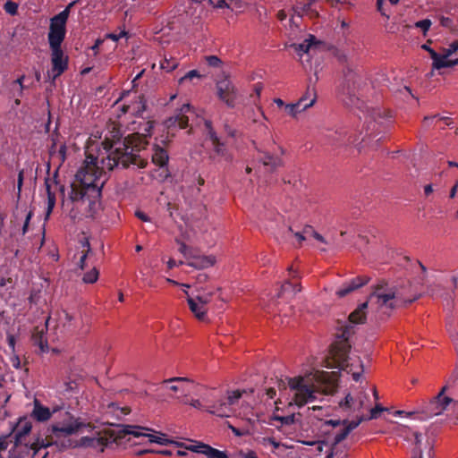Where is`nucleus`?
<instances>
[{
	"label": "nucleus",
	"mask_w": 458,
	"mask_h": 458,
	"mask_svg": "<svg viewBox=\"0 0 458 458\" xmlns=\"http://www.w3.org/2000/svg\"><path fill=\"white\" fill-rule=\"evenodd\" d=\"M151 124L145 129L147 133H131L122 139L118 129L109 131L110 137L106 136L102 141L106 157H102V167L98 165V157L88 156L82 166L77 171L74 181L71 184L69 198L72 202L89 200L95 203L101 196L102 188L106 181L104 168L113 170L121 166L128 168L131 165L145 168L148 157L141 154L148 145L147 140L150 136Z\"/></svg>",
	"instance_id": "f257e3e1"
},
{
	"label": "nucleus",
	"mask_w": 458,
	"mask_h": 458,
	"mask_svg": "<svg viewBox=\"0 0 458 458\" xmlns=\"http://www.w3.org/2000/svg\"><path fill=\"white\" fill-rule=\"evenodd\" d=\"M369 87L364 80L352 68L347 67L344 72V80L338 88V98L348 107L354 108L363 114L365 119L363 131L364 134L360 142L354 135H350L349 131L339 127L335 130H328L326 138L328 142L335 147H344L355 145L359 149L369 144V140L383 131L391 123V114L388 111L382 108H368L364 100L366 93Z\"/></svg>",
	"instance_id": "f03ea898"
},
{
	"label": "nucleus",
	"mask_w": 458,
	"mask_h": 458,
	"mask_svg": "<svg viewBox=\"0 0 458 458\" xmlns=\"http://www.w3.org/2000/svg\"><path fill=\"white\" fill-rule=\"evenodd\" d=\"M419 298L414 292L409 295L404 289L398 287H388L384 280L375 285L373 292L369 294V300L361 303L349 315V322L352 325L363 324L366 320V310L369 304H376L378 309L384 311L393 310L403 305L411 304Z\"/></svg>",
	"instance_id": "7ed1b4c3"
},
{
	"label": "nucleus",
	"mask_w": 458,
	"mask_h": 458,
	"mask_svg": "<svg viewBox=\"0 0 458 458\" xmlns=\"http://www.w3.org/2000/svg\"><path fill=\"white\" fill-rule=\"evenodd\" d=\"M354 333V327L352 325H344L341 327V333L337 335L340 338L339 341L334 343L331 345L330 355L335 363L332 367L338 368L343 370H348L349 368V352L351 345L348 342L349 337Z\"/></svg>",
	"instance_id": "20e7f679"
},
{
	"label": "nucleus",
	"mask_w": 458,
	"mask_h": 458,
	"mask_svg": "<svg viewBox=\"0 0 458 458\" xmlns=\"http://www.w3.org/2000/svg\"><path fill=\"white\" fill-rule=\"evenodd\" d=\"M458 380V362L456 363L453 372L447 379V384L445 385L440 392L436 395L427 405L426 410L423 411L427 417H433L441 414L447 406L453 402V399L445 396L449 386L454 385Z\"/></svg>",
	"instance_id": "39448f33"
},
{
	"label": "nucleus",
	"mask_w": 458,
	"mask_h": 458,
	"mask_svg": "<svg viewBox=\"0 0 458 458\" xmlns=\"http://www.w3.org/2000/svg\"><path fill=\"white\" fill-rule=\"evenodd\" d=\"M288 385L291 390L295 391L293 400L297 406L302 407L306 403L316 400V391L313 386L305 384L303 377L289 378Z\"/></svg>",
	"instance_id": "423d86ee"
},
{
	"label": "nucleus",
	"mask_w": 458,
	"mask_h": 458,
	"mask_svg": "<svg viewBox=\"0 0 458 458\" xmlns=\"http://www.w3.org/2000/svg\"><path fill=\"white\" fill-rule=\"evenodd\" d=\"M245 391L234 390L228 393V396L220 399L210 406L208 411L219 417H229L233 411V406L238 403Z\"/></svg>",
	"instance_id": "0eeeda50"
},
{
	"label": "nucleus",
	"mask_w": 458,
	"mask_h": 458,
	"mask_svg": "<svg viewBox=\"0 0 458 458\" xmlns=\"http://www.w3.org/2000/svg\"><path fill=\"white\" fill-rule=\"evenodd\" d=\"M51 49V70L47 71V78L52 83L63 74L68 68L69 58L64 55L62 47H54Z\"/></svg>",
	"instance_id": "6e6552de"
},
{
	"label": "nucleus",
	"mask_w": 458,
	"mask_h": 458,
	"mask_svg": "<svg viewBox=\"0 0 458 458\" xmlns=\"http://www.w3.org/2000/svg\"><path fill=\"white\" fill-rule=\"evenodd\" d=\"M216 88L218 98L225 102L228 107L233 108L236 105L238 90L232 81L225 77L216 81Z\"/></svg>",
	"instance_id": "1a4fd4ad"
},
{
	"label": "nucleus",
	"mask_w": 458,
	"mask_h": 458,
	"mask_svg": "<svg viewBox=\"0 0 458 458\" xmlns=\"http://www.w3.org/2000/svg\"><path fill=\"white\" fill-rule=\"evenodd\" d=\"M142 430H149L147 428H143L140 426H132V425H126L119 428V437H125L127 435H132L135 437H148V441L150 443H157L160 445H166L167 443L175 444L178 446H182V443L174 442L172 440H168L165 438V435H162V437H157L155 435L151 434H146L143 433Z\"/></svg>",
	"instance_id": "9d476101"
},
{
	"label": "nucleus",
	"mask_w": 458,
	"mask_h": 458,
	"mask_svg": "<svg viewBox=\"0 0 458 458\" xmlns=\"http://www.w3.org/2000/svg\"><path fill=\"white\" fill-rule=\"evenodd\" d=\"M80 427L81 424L77 421V420L74 419V417L70 412L65 411L63 421L53 424L49 430L51 431L53 437L59 438L74 434L77 432Z\"/></svg>",
	"instance_id": "9b49d317"
},
{
	"label": "nucleus",
	"mask_w": 458,
	"mask_h": 458,
	"mask_svg": "<svg viewBox=\"0 0 458 458\" xmlns=\"http://www.w3.org/2000/svg\"><path fill=\"white\" fill-rule=\"evenodd\" d=\"M210 140L213 146V154L210 158L213 161L224 160L227 163L233 161V156L225 148V143L222 142L215 131H210Z\"/></svg>",
	"instance_id": "f8f14e48"
},
{
	"label": "nucleus",
	"mask_w": 458,
	"mask_h": 458,
	"mask_svg": "<svg viewBox=\"0 0 458 458\" xmlns=\"http://www.w3.org/2000/svg\"><path fill=\"white\" fill-rule=\"evenodd\" d=\"M186 450L204 454L208 458H225V452L220 451L203 442L195 441L193 445H184Z\"/></svg>",
	"instance_id": "ddd939ff"
},
{
	"label": "nucleus",
	"mask_w": 458,
	"mask_h": 458,
	"mask_svg": "<svg viewBox=\"0 0 458 458\" xmlns=\"http://www.w3.org/2000/svg\"><path fill=\"white\" fill-rule=\"evenodd\" d=\"M369 280L370 277L367 276H360L352 278V280L343 284V285L336 291V295L340 298L345 297L353 291L366 285Z\"/></svg>",
	"instance_id": "4468645a"
},
{
	"label": "nucleus",
	"mask_w": 458,
	"mask_h": 458,
	"mask_svg": "<svg viewBox=\"0 0 458 458\" xmlns=\"http://www.w3.org/2000/svg\"><path fill=\"white\" fill-rule=\"evenodd\" d=\"M32 428V423L26 417L19 419L17 424L13 427L12 431L15 432L14 445L19 446L25 436L29 435Z\"/></svg>",
	"instance_id": "2eb2a0df"
},
{
	"label": "nucleus",
	"mask_w": 458,
	"mask_h": 458,
	"mask_svg": "<svg viewBox=\"0 0 458 458\" xmlns=\"http://www.w3.org/2000/svg\"><path fill=\"white\" fill-rule=\"evenodd\" d=\"M369 396L367 393L361 392L357 399H354L350 394H348L344 401H341L339 405L342 408L351 409L353 407V411H360L367 406Z\"/></svg>",
	"instance_id": "dca6fc26"
},
{
	"label": "nucleus",
	"mask_w": 458,
	"mask_h": 458,
	"mask_svg": "<svg viewBox=\"0 0 458 458\" xmlns=\"http://www.w3.org/2000/svg\"><path fill=\"white\" fill-rule=\"evenodd\" d=\"M123 425H117L116 429H114L110 432L109 437L106 436H99L98 437H94V442L90 445V447L99 449V451L103 452L104 448L108 445L109 443L117 442L123 437H119V428Z\"/></svg>",
	"instance_id": "f3484780"
},
{
	"label": "nucleus",
	"mask_w": 458,
	"mask_h": 458,
	"mask_svg": "<svg viewBox=\"0 0 458 458\" xmlns=\"http://www.w3.org/2000/svg\"><path fill=\"white\" fill-rule=\"evenodd\" d=\"M190 107L189 104H184L177 114L168 118L165 122L167 128L176 126L180 129L186 128L188 126L189 118L185 115V113L190 110Z\"/></svg>",
	"instance_id": "a211bd4d"
},
{
	"label": "nucleus",
	"mask_w": 458,
	"mask_h": 458,
	"mask_svg": "<svg viewBox=\"0 0 458 458\" xmlns=\"http://www.w3.org/2000/svg\"><path fill=\"white\" fill-rule=\"evenodd\" d=\"M151 160L154 165L160 168L166 166L169 161L167 150L157 144L153 145Z\"/></svg>",
	"instance_id": "6ab92c4d"
},
{
	"label": "nucleus",
	"mask_w": 458,
	"mask_h": 458,
	"mask_svg": "<svg viewBox=\"0 0 458 458\" xmlns=\"http://www.w3.org/2000/svg\"><path fill=\"white\" fill-rule=\"evenodd\" d=\"M184 292L187 296L199 302V305H203L205 307H207V305L210 302L211 298L214 295V292L207 287L198 288L191 294L187 291Z\"/></svg>",
	"instance_id": "aec40b11"
},
{
	"label": "nucleus",
	"mask_w": 458,
	"mask_h": 458,
	"mask_svg": "<svg viewBox=\"0 0 458 458\" xmlns=\"http://www.w3.org/2000/svg\"><path fill=\"white\" fill-rule=\"evenodd\" d=\"M31 340L33 344L38 347L39 353L48 352L49 347L47 338L43 328L38 329V327H36L33 331Z\"/></svg>",
	"instance_id": "412c9836"
},
{
	"label": "nucleus",
	"mask_w": 458,
	"mask_h": 458,
	"mask_svg": "<svg viewBox=\"0 0 458 458\" xmlns=\"http://www.w3.org/2000/svg\"><path fill=\"white\" fill-rule=\"evenodd\" d=\"M66 29L49 27L48 43L50 48L62 47L61 45L65 38Z\"/></svg>",
	"instance_id": "4be33fe9"
},
{
	"label": "nucleus",
	"mask_w": 458,
	"mask_h": 458,
	"mask_svg": "<svg viewBox=\"0 0 458 458\" xmlns=\"http://www.w3.org/2000/svg\"><path fill=\"white\" fill-rule=\"evenodd\" d=\"M319 42L317 41V38L313 35H310L307 39H305L302 43L293 44L292 47L298 53L301 57L307 54L309 55L310 51L314 50Z\"/></svg>",
	"instance_id": "5701e85b"
},
{
	"label": "nucleus",
	"mask_w": 458,
	"mask_h": 458,
	"mask_svg": "<svg viewBox=\"0 0 458 458\" xmlns=\"http://www.w3.org/2000/svg\"><path fill=\"white\" fill-rule=\"evenodd\" d=\"M216 262L214 256H194L191 258V260L187 263L188 266L197 269H205L212 267Z\"/></svg>",
	"instance_id": "b1692460"
},
{
	"label": "nucleus",
	"mask_w": 458,
	"mask_h": 458,
	"mask_svg": "<svg viewBox=\"0 0 458 458\" xmlns=\"http://www.w3.org/2000/svg\"><path fill=\"white\" fill-rule=\"evenodd\" d=\"M315 103V98H311L308 104L303 105V100H298L296 103L288 104L284 106V112L292 116L296 117L298 114L305 111L307 108L312 106Z\"/></svg>",
	"instance_id": "393cba45"
},
{
	"label": "nucleus",
	"mask_w": 458,
	"mask_h": 458,
	"mask_svg": "<svg viewBox=\"0 0 458 458\" xmlns=\"http://www.w3.org/2000/svg\"><path fill=\"white\" fill-rule=\"evenodd\" d=\"M31 416L38 421L44 422L50 419L51 411L49 408L40 404V403L38 400H35Z\"/></svg>",
	"instance_id": "a878e982"
},
{
	"label": "nucleus",
	"mask_w": 458,
	"mask_h": 458,
	"mask_svg": "<svg viewBox=\"0 0 458 458\" xmlns=\"http://www.w3.org/2000/svg\"><path fill=\"white\" fill-rule=\"evenodd\" d=\"M187 302H188L191 311L193 313V315L195 316V318L197 319H199L200 321L206 320L207 312H208L207 307H205L203 305H199V302H197L196 301H194L193 299H191L189 296H187Z\"/></svg>",
	"instance_id": "bb28decb"
},
{
	"label": "nucleus",
	"mask_w": 458,
	"mask_h": 458,
	"mask_svg": "<svg viewBox=\"0 0 458 458\" xmlns=\"http://www.w3.org/2000/svg\"><path fill=\"white\" fill-rule=\"evenodd\" d=\"M259 160L264 165V166L269 167L271 171L276 170L283 165L280 157H275L267 152L263 153V155L259 157Z\"/></svg>",
	"instance_id": "cd10ccee"
},
{
	"label": "nucleus",
	"mask_w": 458,
	"mask_h": 458,
	"mask_svg": "<svg viewBox=\"0 0 458 458\" xmlns=\"http://www.w3.org/2000/svg\"><path fill=\"white\" fill-rule=\"evenodd\" d=\"M53 444L58 445L57 441L53 442V441L47 440V438L46 439H42V438L38 437L36 439V441L33 442L30 445V449L33 451L32 458H34L38 454V453L39 452V450L41 448H47V447L52 445ZM25 447H26L27 450H29L28 445H26Z\"/></svg>",
	"instance_id": "c85d7f7f"
},
{
	"label": "nucleus",
	"mask_w": 458,
	"mask_h": 458,
	"mask_svg": "<svg viewBox=\"0 0 458 458\" xmlns=\"http://www.w3.org/2000/svg\"><path fill=\"white\" fill-rule=\"evenodd\" d=\"M310 232H313V228L310 225H306L302 231H294L292 226L287 229V233L293 235L300 244L310 235Z\"/></svg>",
	"instance_id": "c756f323"
},
{
	"label": "nucleus",
	"mask_w": 458,
	"mask_h": 458,
	"mask_svg": "<svg viewBox=\"0 0 458 458\" xmlns=\"http://www.w3.org/2000/svg\"><path fill=\"white\" fill-rule=\"evenodd\" d=\"M50 179L47 178L45 181L47 194V217L49 216L53 208L55 205V193L51 191Z\"/></svg>",
	"instance_id": "7c9ffc66"
},
{
	"label": "nucleus",
	"mask_w": 458,
	"mask_h": 458,
	"mask_svg": "<svg viewBox=\"0 0 458 458\" xmlns=\"http://www.w3.org/2000/svg\"><path fill=\"white\" fill-rule=\"evenodd\" d=\"M68 17L66 12H61L51 19L50 27L66 29Z\"/></svg>",
	"instance_id": "2f4dec72"
},
{
	"label": "nucleus",
	"mask_w": 458,
	"mask_h": 458,
	"mask_svg": "<svg viewBox=\"0 0 458 458\" xmlns=\"http://www.w3.org/2000/svg\"><path fill=\"white\" fill-rule=\"evenodd\" d=\"M81 247L83 248V250H82V255L80 258L79 267L81 269H84L85 261H86V259H87L89 253L91 252V248H90L89 242L87 238H84L81 242Z\"/></svg>",
	"instance_id": "473e14b6"
},
{
	"label": "nucleus",
	"mask_w": 458,
	"mask_h": 458,
	"mask_svg": "<svg viewBox=\"0 0 458 458\" xmlns=\"http://www.w3.org/2000/svg\"><path fill=\"white\" fill-rule=\"evenodd\" d=\"M178 60L174 57L168 59L165 56L164 59L160 61L161 69L166 72L174 71L178 66Z\"/></svg>",
	"instance_id": "72a5a7b5"
},
{
	"label": "nucleus",
	"mask_w": 458,
	"mask_h": 458,
	"mask_svg": "<svg viewBox=\"0 0 458 458\" xmlns=\"http://www.w3.org/2000/svg\"><path fill=\"white\" fill-rule=\"evenodd\" d=\"M447 58H441L439 62L432 64L433 69L440 70L442 68H449L458 65V58L454 60H446Z\"/></svg>",
	"instance_id": "f704fd0d"
},
{
	"label": "nucleus",
	"mask_w": 458,
	"mask_h": 458,
	"mask_svg": "<svg viewBox=\"0 0 458 458\" xmlns=\"http://www.w3.org/2000/svg\"><path fill=\"white\" fill-rule=\"evenodd\" d=\"M317 2V0H307V3L303 4L301 8L298 6L293 7V11L295 15L301 18L304 13H308V11H311L312 5Z\"/></svg>",
	"instance_id": "c9c22d12"
},
{
	"label": "nucleus",
	"mask_w": 458,
	"mask_h": 458,
	"mask_svg": "<svg viewBox=\"0 0 458 458\" xmlns=\"http://www.w3.org/2000/svg\"><path fill=\"white\" fill-rule=\"evenodd\" d=\"M98 276V270L96 267H93L90 271L84 274L82 280L86 284H93L97 282Z\"/></svg>",
	"instance_id": "e433bc0d"
},
{
	"label": "nucleus",
	"mask_w": 458,
	"mask_h": 458,
	"mask_svg": "<svg viewBox=\"0 0 458 458\" xmlns=\"http://www.w3.org/2000/svg\"><path fill=\"white\" fill-rule=\"evenodd\" d=\"M349 434H350V432L344 427L343 428H341L339 432H336L335 435L333 443H332L331 449L334 450L335 446H336L343 440H344Z\"/></svg>",
	"instance_id": "4c0bfd02"
},
{
	"label": "nucleus",
	"mask_w": 458,
	"mask_h": 458,
	"mask_svg": "<svg viewBox=\"0 0 458 458\" xmlns=\"http://www.w3.org/2000/svg\"><path fill=\"white\" fill-rule=\"evenodd\" d=\"M367 420L364 416H360L357 420H343V425L349 432L356 428L363 420Z\"/></svg>",
	"instance_id": "58836bf2"
},
{
	"label": "nucleus",
	"mask_w": 458,
	"mask_h": 458,
	"mask_svg": "<svg viewBox=\"0 0 458 458\" xmlns=\"http://www.w3.org/2000/svg\"><path fill=\"white\" fill-rule=\"evenodd\" d=\"M431 24L432 22L429 19H424L415 22V27L420 29L423 34L425 35L427 31L429 30Z\"/></svg>",
	"instance_id": "ea45409f"
},
{
	"label": "nucleus",
	"mask_w": 458,
	"mask_h": 458,
	"mask_svg": "<svg viewBox=\"0 0 458 458\" xmlns=\"http://www.w3.org/2000/svg\"><path fill=\"white\" fill-rule=\"evenodd\" d=\"M458 50V40L454 41L448 48L444 49V54L441 55V58H448L454 53Z\"/></svg>",
	"instance_id": "a19ab883"
},
{
	"label": "nucleus",
	"mask_w": 458,
	"mask_h": 458,
	"mask_svg": "<svg viewBox=\"0 0 458 458\" xmlns=\"http://www.w3.org/2000/svg\"><path fill=\"white\" fill-rule=\"evenodd\" d=\"M451 280H452V283L454 285V289H455L457 287V277L454 276H452ZM454 297V290H453L452 292H446L445 300H446L448 306L452 304Z\"/></svg>",
	"instance_id": "79ce46f5"
},
{
	"label": "nucleus",
	"mask_w": 458,
	"mask_h": 458,
	"mask_svg": "<svg viewBox=\"0 0 458 458\" xmlns=\"http://www.w3.org/2000/svg\"><path fill=\"white\" fill-rule=\"evenodd\" d=\"M205 60L208 65L210 67H219L222 64L221 59L218 58L216 55L205 56Z\"/></svg>",
	"instance_id": "37998d69"
},
{
	"label": "nucleus",
	"mask_w": 458,
	"mask_h": 458,
	"mask_svg": "<svg viewBox=\"0 0 458 458\" xmlns=\"http://www.w3.org/2000/svg\"><path fill=\"white\" fill-rule=\"evenodd\" d=\"M274 420L280 421L282 425H292L294 423V415L275 416Z\"/></svg>",
	"instance_id": "c03bdc74"
},
{
	"label": "nucleus",
	"mask_w": 458,
	"mask_h": 458,
	"mask_svg": "<svg viewBox=\"0 0 458 458\" xmlns=\"http://www.w3.org/2000/svg\"><path fill=\"white\" fill-rule=\"evenodd\" d=\"M4 11L9 13V14H12V15H14L17 13V11H18V4L14 2H12V1H7L5 4H4Z\"/></svg>",
	"instance_id": "a18cd8bd"
},
{
	"label": "nucleus",
	"mask_w": 458,
	"mask_h": 458,
	"mask_svg": "<svg viewBox=\"0 0 458 458\" xmlns=\"http://www.w3.org/2000/svg\"><path fill=\"white\" fill-rule=\"evenodd\" d=\"M421 47L429 53L430 57L433 60V64L439 62V60L441 59V55L437 54L434 49H432L427 44L422 45Z\"/></svg>",
	"instance_id": "49530a36"
},
{
	"label": "nucleus",
	"mask_w": 458,
	"mask_h": 458,
	"mask_svg": "<svg viewBox=\"0 0 458 458\" xmlns=\"http://www.w3.org/2000/svg\"><path fill=\"white\" fill-rule=\"evenodd\" d=\"M72 319H73L72 315H71L70 313H68L65 310L62 311V315H60V320L64 321V327H67L70 328Z\"/></svg>",
	"instance_id": "de8ad7c7"
},
{
	"label": "nucleus",
	"mask_w": 458,
	"mask_h": 458,
	"mask_svg": "<svg viewBox=\"0 0 458 458\" xmlns=\"http://www.w3.org/2000/svg\"><path fill=\"white\" fill-rule=\"evenodd\" d=\"M313 98H316L315 90L313 89L308 88L305 94L299 100H303V105H304V104H308L310 102V100Z\"/></svg>",
	"instance_id": "09e8293b"
},
{
	"label": "nucleus",
	"mask_w": 458,
	"mask_h": 458,
	"mask_svg": "<svg viewBox=\"0 0 458 458\" xmlns=\"http://www.w3.org/2000/svg\"><path fill=\"white\" fill-rule=\"evenodd\" d=\"M179 251L188 259H191L193 255L191 249L189 246H187L184 242H180Z\"/></svg>",
	"instance_id": "8fccbe9b"
},
{
	"label": "nucleus",
	"mask_w": 458,
	"mask_h": 458,
	"mask_svg": "<svg viewBox=\"0 0 458 458\" xmlns=\"http://www.w3.org/2000/svg\"><path fill=\"white\" fill-rule=\"evenodd\" d=\"M200 74L196 70H191L188 72L183 77H182L179 81L180 83H183L187 80H192L193 78H199Z\"/></svg>",
	"instance_id": "3c124183"
},
{
	"label": "nucleus",
	"mask_w": 458,
	"mask_h": 458,
	"mask_svg": "<svg viewBox=\"0 0 458 458\" xmlns=\"http://www.w3.org/2000/svg\"><path fill=\"white\" fill-rule=\"evenodd\" d=\"M385 410L384 407H382L380 404H377L375 408H372L370 410V415L369 418H366L367 420H372L377 418L378 414L382 412Z\"/></svg>",
	"instance_id": "603ef678"
},
{
	"label": "nucleus",
	"mask_w": 458,
	"mask_h": 458,
	"mask_svg": "<svg viewBox=\"0 0 458 458\" xmlns=\"http://www.w3.org/2000/svg\"><path fill=\"white\" fill-rule=\"evenodd\" d=\"M92 442H94L93 437H82L80 440L79 445L83 447H90Z\"/></svg>",
	"instance_id": "864d4df0"
},
{
	"label": "nucleus",
	"mask_w": 458,
	"mask_h": 458,
	"mask_svg": "<svg viewBox=\"0 0 458 458\" xmlns=\"http://www.w3.org/2000/svg\"><path fill=\"white\" fill-rule=\"evenodd\" d=\"M32 216H33V211L30 210L26 215L25 221H24V224L22 226V234L23 235L28 232L29 224H30V221Z\"/></svg>",
	"instance_id": "5fc2aeb1"
},
{
	"label": "nucleus",
	"mask_w": 458,
	"mask_h": 458,
	"mask_svg": "<svg viewBox=\"0 0 458 458\" xmlns=\"http://www.w3.org/2000/svg\"><path fill=\"white\" fill-rule=\"evenodd\" d=\"M182 403H184V404H190L191 406L194 407V408H197V409H200L201 408V403L199 400L197 399H188V398H185L183 400H182Z\"/></svg>",
	"instance_id": "6e6d98bb"
},
{
	"label": "nucleus",
	"mask_w": 458,
	"mask_h": 458,
	"mask_svg": "<svg viewBox=\"0 0 458 458\" xmlns=\"http://www.w3.org/2000/svg\"><path fill=\"white\" fill-rule=\"evenodd\" d=\"M289 287H293V291L297 293L301 291V285L300 284H293L289 281H285V283L282 285V290L286 291Z\"/></svg>",
	"instance_id": "4d7b16f0"
},
{
	"label": "nucleus",
	"mask_w": 458,
	"mask_h": 458,
	"mask_svg": "<svg viewBox=\"0 0 458 458\" xmlns=\"http://www.w3.org/2000/svg\"><path fill=\"white\" fill-rule=\"evenodd\" d=\"M185 381H189V379L187 377H172V378H169V379H165L162 382L163 385H168L170 383H174V382H185Z\"/></svg>",
	"instance_id": "13d9d810"
},
{
	"label": "nucleus",
	"mask_w": 458,
	"mask_h": 458,
	"mask_svg": "<svg viewBox=\"0 0 458 458\" xmlns=\"http://www.w3.org/2000/svg\"><path fill=\"white\" fill-rule=\"evenodd\" d=\"M127 32L125 30H122L119 34L110 33L107 35V38L112 39L113 41H117L119 38L125 37Z\"/></svg>",
	"instance_id": "bf43d9fd"
},
{
	"label": "nucleus",
	"mask_w": 458,
	"mask_h": 458,
	"mask_svg": "<svg viewBox=\"0 0 458 458\" xmlns=\"http://www.w3.org/2000/svg\"><path fill=\"white\" fill-rule=\"evenodd\" d=\"M310 235H312L316 240L325 243V244H328L329 242L327 241L321 234H319L318 233L315 232L313 230V232H310Z\"/></svg>",
	"instance_id": "052dcab7"
},
{
	"label": "nucleus",
	"mask_w": 458,
	"mask_h": 458,
	"mask_svg": "<svg viewBox=\"0 0 458 458\" xmlns=\"http://www.w3.org/2000/svg\"><path fill=\"white\" fill-rule=\"evenodd\" d=\"M224 129L229 137L234 138L236 136V130L233 129L230 125L225 124Z\"/></svg>",
	"instance_id": "680f3d73"
},
{
	"label": "nucleus",
	"mask_w": 458,
	"mask_h": 458,
	"mask_svg": "<svg viewBox=\"0 0 458 458\" xmlns=\"http://www.w3.org/2000/svg\"><path fill=\"white\" fill-rule=\"evenodd\" d=\"M135 216H136L139 219H140L141 221H143V222H148V221H149V217H148V216L144 212H142V211H140V210H137V211L135 212Z\"/></svg>",
	"instance_id": "e2e57ef3"
},
{
	"label": "nucleus",
	"mask_w": 458,
	"mask_h": 458,
	"mask_svg": "<svg viewBox=\"0 0 458 458\" xmlns=\"http://www.w3.org/2000/svg\"><path fill=\"white\" fill-rule=\"evenodd\" d=\"M22 183H23V170L20 171L19 174H18L17 188H18L19 192H21V191Z\"/></svg>",
	"instance_id": "0e129e2a"
},
{
	"label": "nucleus",
	"mask_w": 458,
	"mask_h": 458,
	"mask_svg": "<svg viewBox=\"0 0 458 458\" xmlns=\"http://www.w3.org/2000/svg\"><path fill=\"white\" fill-rule=\"evenodd\" d=\"M240 455L242 458H258L254 451H249L248 453H243L241 451Z\"/></svg>",
	"instance_id": "69168bd1"
},
{
	"label": "nucleus",
	"mask_w": 458,
	"mask_h": 458,
	"mask_svg": "<svg viewBox=\"0 0 458 458\" xmlns=\"http://www.w3.org/2000/svg\"><path fill=\"white\" fill-rule=\"evenodd\" d=\"M11 361H12V365H13V368L20 369V367H21V360H20L18 356H13L11 359Z\"/></svg>",
	"instance_id": "338daca9"
},
{
	"label": "nucleus",
	"mask_w": 458,
	"mask_h": 458,
	"mask_svg": "<svg viewBox=\"0 0 458 458\" xmlns=\"http://www.w3.org/2000/svg\"><path fill=\"white\" fill-rule=\"evenodd\" d=\"M305 13L309 15L310 19H317L319 17L318 11L313 8L311 9V11H308V13Z\"/></svg>",
	"instance_id": "774afa93"
}]
</instances>
